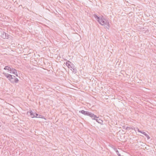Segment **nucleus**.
<instances>
[{
	"mask_svg": "<svg viewBox=\"0 0 156 156\" xmlns=\"http://www.w3.org/2000/svg\"><path fill=\"white\" fill-rule=\"evenodd\" d=\"M66 65L67 67L70 69L74 73H77V70L75 66L72 62L68 61L66 63Z\"/></svg>",
	"mask_w": 156,
	"mask_h": 156,
	"instance_id": "nucleus-1",
	"label": "nucleus"
},
{
	"mask_svg": "<svg viewBox=\"0 0 156 156\" xmlns=\"http://www.w3.org/2000/svg\"><path fill=\"white\" fill-rule=\"evenodd\" d=\"M9 80L12 83H17L19 81V80L15 76L12 75H11Z\"/></svg>",
	"mask_w": 156,
	"mask_h": 156,
	"instance_id": "nucleus-2",
	"label": "nucleus"
},
{
	"mask_svg": "<svg viewBox=\"0 0 156 156\" xmlns=\"http://www.w3.org/2000/svg\"><path fill=\"white\" fill-rule=\"evenodd\" d=\"M107 20H106L104 17L102 16L100 19V20L98 22L102 25H103L106 24V22L107 21Z\"/></svg>",
	"mask_w": 156,
	"mask_h": 156,
	"instance_id": "nucleus-3",
	"label": "nucleus"
},
{
	"mask_svg": "<svg viewBox=\"0 0 156 156\" xmlns=\"http://www.w3.org/2000/svg\"><path fill=\"white\" fill-rule=\"evenodd\" d=\"M10 73H12L15 75L17 76H18V73L17 72V70L12 68V67H11L10 69Z\"/></svg>",
	"mask_w": 156,
	"mask_h": 156,
	"instance_id": "nucleus-4",
	"label": "nucleus"
},
{
	"mask_svg": "<svg viewBox=\"0 0 156 156\" xmlns=\"http://www.w3.org/2000/svg\"><path fill=\"white\" fill-rule=\"evenodd\" d=\"M79 112L85 115L89 116L90 112L88 111H85L83 110L80 111Z\"/></svg>",
	"mask_w": 156,
	"mask_h": 156,
	"instance_id": "nucleus-5",
	"label": "nucleus"
},
{
	"mask_svg": "<svg viewBox=\"0 0 156 156\" xmlns=\"http://www.w3.org/2000/svg\"><path fill=\"white\" fill-rule=\"evenodd\" d=\"M9 35L7 34H6L5 32H3L1 36L4 39H8L9 37Z\"/></svg>",
	"mask_w": 156,
	"mask_h": 156,
	"instance_id": "nucleus-6",
	"label": "nucleus"
},
{
	"mask_svg": "<svg viewBox=\"0 0 156 156\" xmlns=\"http://www.w3.org/2000/svg\"><path fill=\"white\" fill-rule=\"evenodd\" d=\"M88 116L90 117L93 119L94 120L96 119V118H98V117H97L96 115H94V114L90 112Z\"/></svg>",
	"mask_w": 156,
	"mask_h": 156,
	"instance_id": "nucleus-7",
	"label": "nucleus"
},
{
	"mask_svg": "<svg viewBox=\"0 0 156 156\" xmlns=\"http://www.w3.org/2000/svg\"><path fill=\"white\" fill-rule=\"evenodd\" d=\"M3 74L8 79V80H9L10 77L11 76V75L9 74L8 73H3Z\"/></svg>",
	"mask_w": 156,
	"mask_h": 156,
	"instance_id": "nucleus-8",
	"label": "nucleus"
},
{
	"mask_svg": "<svg viewBox=\"0 0 156 156\" xmlns=\"http://www.w3.org/2000/svg\"><path fill=\"white\" fill-rule=\"evenodd\" d=\"M110 24L108 22V21H107L106 22V24H105V25H104L105 27L106 28H107L108 29L110 27Z\"/></svg>",
	"mask_w": 156,
	"mask_h": 156,
	"instance_id": "nucleus-9",
	"label": "nucleus"
},
{
	"mask_svg": "<svg viewBox=\"0 0 156 156\" xmlns=\"http://www.w3.org/2000/svg\"><path fill=\"white\" fill-rule=\"evenodd\" d=\"M94 16L98 22L100 21V18L97 15L95 14L94 15Z\"/></svg>",
	"mask_w": 156,
	"mask_h": 156,
	"instance_id": "nucleus-10",
	"label": "nucleus"
},
{
	"mask_svg": "<svg viewBox=\"0 0 156 156\" xmlns=\"http://www.w3.org/2000/svg\"><path fill=\"white\" fill-rule=\"evenodd\" d=\"M95 120H96V122H97L98 123L100 124H102L103 122V121L102 120H101L100 119H95Z\"/></svg>",
	"mask_w": 156,
	"mask_h": 156,
	"instance_id": "nucleus-11",
	"label": "nucleus"
},
{
	"mask_svg": "<svg viewBox=\"0 0 156 156\" xmlns=\"http://www.w3.org/2000/svg\"><path fill=\"white\" fill-rule=\"evenodd\" d=\"M142 134L144 135L147 137V140H149L150 139V136L145 132H143L142 133Z\"/></svg>",
	"mask_w": 156,
	"mask_h": 156,
	"instance_id": "nucleus-12",
	"label": "nucleus"
},
{
	"mask_svg": "<svg viewBox=\"0 0 156 156\" xmlns=\"http://www.w3.org/2000/svg\"><path fill=\"white\" fill-rule=\"evenodd\" d=\"M131 129H133L132 128V127H129V126H127L126 127V128H125V129L126 130H129Z\"/></svg>",
	"mask_w": 156,
	"mask_h": 156,
	"instance_id": "nucleus-13",
	"label": "nucleus"
},
{
	"mask_svg": "<svg viewBox=\"0 0 156 156\" xmlns=\"http://www.w3.org/2000/svg\"><path fill=\"white\" fill-rule=\"evenodd\" d=\"M35 117L36 118H39L40 117H39V116L40 115H39L37 113H36L35 112Z\"/></svg>",
	"mask_w": 156,
	"mask_h": 156,
	"instance_id": "nucleus-14",
	"label": "nucleus"
},
{
	"mask_svg": "<svg viewBox=\"0 0 156 156\" xmlns=\"http://www.w3.org/2000/svg\"><path fill=\"white\" fill-rule=\"evenodd\" d=\"M10 67H11L9 66H5L4 67V69H5V70H8V68H9L10 69Z\"/></svg>",
	"mask_w": 156,
	"mask_h": 156,
	"instance_id": "nucleus-15",
	"label": "nucleus"
},
{
	"mask_svg": "<svg viewBox=\"0 0 156 156\" xmlns=\"http://www.w3.org/2000/svg\"><path fill=\"white\" fill-rule=\"evenodd\" d=\"M35 113H34L33 114V115H31V118H35Z\"/></svg>",
	"mask_w": 156,
	"mask_h": 156,
	"instance_id": "nucleus-16",
	"label": "nucleus"
},
{
	"mask_svg": "<svg viewBox=\"0 0 156 156\" xmlns=\"http://www.w3.org/2000/svg\"><path fill=\"white\" fill-rule=\"evenodd\" d=\"M28 112H29L30 115H33V114L34 113V112H33L31 110H30L28 112H27L28 113Z\"/></svg>",
	"mask_w": 156,
	"mask_h": 156,
	"instance_id": "nucleus-17",
	"label": "nucleus"
},
{
	"mask_svg": "<svg viewBox=\"0 0 156 156\" xmlns=\"http://www.w3.org/2000/svg\"><path fill=\"white\" fill-rule=\"evenodd\" d=\"M39 117H40L39 118H42V119H44V116H43L41 115H40L39 116Z\"/></svg>",
	"mask_w": 156,
	"mask_h": 156,
	"instance_id": "nucleus-18",
	"label": "nucleus"
},
{
	"mask_svg": "<svg viewBox=\"0 0 156 156\" xmlns=\"http://www.w3.org/2000/svg\"><path fill=\"white\" fill-rule=\"evenodd\" d=\"M122 127H123V129H125V128H126V126H122Z\"/></svg>",
	"mask_w": 156,
	"mask_h": 156,
	"instance_id": "nucleus-19",
	"label": "nucleus"
},
{
	"mask_svg": "<svg viewBox=\"0 0 156 156\" xmlns=\"http://www.w3.org/2000/svg\"><path fill=\"white\" fill-rule=\"evenodd\" d=\"M136 129L138 132H139V131L140 130L139 129L137 128H136Z\"/></svg>",
	"mask_w": 156,
	"mask_h": 156,
	"instance_id": "nucleus-20",
	"label": "nucleus"
},
{
	"mask_svg": "<svg viewBox=\"0 0 156 156\" xmlns=\"http://www.w3.org/2000/svg\"><path fill=\"white\" fill-rule=\"evenodd\" d=\"M143 132H142L141 130H140L139 131V132L140 133L142 134V133Z\"/></svg>",
	"mask_w": 156,
	"mask_h": 156,
	"instance_id": "nucleus-21",
	"label": "nucleus"
},
{
	"mask_svg": "<svg viewBox=\"0 0 156 156\" xmlns=\"http://www.w3.org/2000/svg\"><path fill=\"white\" fill-rule=\"evenodd\" d=\"M7 70H8L9 71H10V69L9 68H8Z\"/></svg>",
	"mask_w": 156,
	"mask_h": 156,
	"instance_id": "nucleus-22",
	"label": "nucleus"
}]
</instances>
